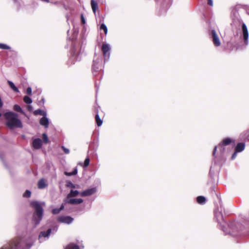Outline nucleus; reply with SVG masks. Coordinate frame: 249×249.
Returning a JSON list of instances; mask_svg holds the SVG:
<instances>
[{"mask_svg": "<svg viewBox=\"0 0 249 249\" xmlns=\"http://www.w3.org/2000/svg\"><path fill=\"white\" fill-rule=\"evenodd\" d=\"M231 18L232 19V22L231 25L232 28H237L242 25V36L245 45H248L249 44V32L247 27L245 23L242 22V20L239 16L238 11L234 9L232 11L231 13Z\"/></svg>", "mask_w": 249, "mask_h": 249, "instance_id": "1", "label": "nucleus"}, {"mask_svg": "<svg viewBox=\"0 0 249 249\" xmlns=\"http://www.w3.org/2000/svg\"><path fill=\"white\" fill-rule=\"evenodd\" d=\"M31 206L34 209L32 222L34 227H36L42 220L43 215V207L45 206L44 202L32 201L30 202Z\"/></svg>", "mask_w": 249, "mask_h": 249, "instance_id": "2", "label": "nucleus"}, {"mask_svg": "<svg viewBox=\"0 0 249 249\" xmlns=\"http://www.w3.org/2000/svg\"><path fill=\"white\" fill-rule=\"evenodd\" d=\"M32 244L33 241L31 239L25 241L23 238H17L4 245L0 249H29Z\"/></svg>", "mask_w": 249, "mask_h": 249, "instance_id": "3", "label": "nucleus"}, {"mask_svg": "<svg viewBox=\"0 0 249 249\" xmlns=\"http://www.w3.org/2000/svg\"><path fill=\"white\" fill-rule=\"evenodd\" d=\"M6 119V125L10 129L15 128H22V123L18 117V114L13 111L6 112L4 114Z\"/></svg>", "mask_w": 249, "mask_h": 249, "instance_id": "4", "label": "nucleus"}, {"mask_svg": "<svg viewBox=\"0 0 249 249\" xmlns=\"http://www.w3.org/2000/svg\"><path fill=\"white\" fill-rule=\"evenodd\" d=\"M70 53L71 56L67 62L69 66L74 64L76 61H80L83 55V52H82L79 43L75 41H72Z\"/></svg>", "mask_w": 249, "mask_h": 249, "instance_id": "5", "label": "nucleus"}, {"mask_svg": "<svg viewBox=\"0 0 249 249\" xmlns=\"http://www.w3.org/2000/svg\"><path fill=\"white\" fill-rule=\"evenodd\" d=\"M220 229L225 233V234H230L233 236H235L238 235L239 229L240 230H243L245 228L243 227L238 222H231L230 223L228 226L230 229L229 231H228L225 230V226L222 224H220Z\"/></svg>", "mask_w": 249, "mask_h": 249, "instance_id": "6", "label": "nucleus"}, {"mask_svg": "<svg viewBox=\"0 0 249 249\" xmlns=\"http://www.w3.org/2000/svg\"><path fill=\"white\" fill-rule=\"evenodd\" d=\"M104 69V65H103L102 56L101 55H95L93 60L92 64V73L93 74L96 76L97 72H101L102 73V71Z\"/></svg>", "mask_w": 249, "mask_h": 249, "instance_id": "7", "label": "nucleus"}, {"mask_svg": "<svg viewBox=\"0 0 249 249\" xmlns=\"http://www.w3.org/2000/svg\"><path fill=\"white\" fill-rule=\"evenodd\" d=\"M58 226L55 225L51 228L48 229L47 231H43L40 232L38 235V241L40 243H42L47 240L51 233L54 234L57 231Z\"/></svg>", "mask_w": 249, "mask_h": 249, "instance_id": "8", "label": "nucleus"}, {"mask_svg": "<svg viewBox=\"0 0 249 249\" xmlns=\"http://www.w3.org/2000/svg\"><path fill=\"white\" fill-rule=\"evenodd\" d=\"M110 46L106 43H103L101 50L103 53L105 62L107 61L110 57Z\"/></svg>", "mask_w": 249, "mask_h": 249, "instance_id": "9", "label": "nucleus"}, {"mask_svg": "<svg viewBox=\"0 0 249 249\" xmlns=\"http://www.w3.org/2000/svg\"><path fill=\"white\" fill-rule=\"evenodd\" d=\"M210 36L214 45L215 47L219 46L221 44V42L216 31L214 30H212L210 33Z\"/></svg>", "mask_w": 249, "mask_h": 249, "instance_id": "10", "label": "nucleus"}, {"mask_svg": "<svg viewBox=\"0 0 249 249\" xmlns=\"http://www.w3.org/2000/svg\"><path fill=\"white\" fill-rule=\"evenodd\" d=\"M57 220L59 223L70 225L73 222L74 219L70 216L61 215L57 217Z\"/></svg>", "mask_w": 249, "mask_h": 249, "instance_id": "11", "label": "nucleus"}, {"mask_svg": "<svg viewBox=\"0 0 249 249\" xmlns=\"http://www.w3.org/2000/svg\"><path fill=\"white\" fill-rule=\"evenodd\" d=\"M97 192V188L96 187L85 190L80 193L81 196H88L93 195Z\"/></svg>", "mask_w": 249, "mask_h": 249, "instance_id": "12", "label": "nucleus"}, {"mask_svg": "<svg viewBox=\"0 0 249 249\" xmlns=\"http://www.w3.org/2000/svg\"><path fill=\"white\" fill-rule=\"evenodd\" d=\"M83 202V200L82 198H66L64 200V202L65 203L70 204H78L82 203Z\"/></svg>", "mask_w": 249, "mask_h": 249, "instance_id": "13", "label": "nucleus"}, {"mask_svg": "<svg viewBox=\"0 0 249 249\" xmlns=\"http://www.w3.org/2000/svg\"><path fill=\"white\" fill-rule=\"evenodd\" d=\"M225 145H223L221 143H220L218 146V147L219 149L220 153V157H221L223 156V154L225 150ZM217 146H215L214 148V149H213V156H215V153H216V151L217 150Z\"/></svg>", "mask_w": 249, "mask_h": 249, "instance_id": "14", "label": "nucleus"}, {"mask_svg": "<svg viewBox=\"0 0 249 249\" xmlns=\"http://www.w3.org/2000/svg\"><path fill=\"white\" fill-rule=\"evenodd\" d=\"M33 147L36 149H38L42 146V141L39 138L35 139L32 143Z\"/></svg>", "mask_w": 249, "mask_h": 249, "instance_id": "15", "label": "nucleus"}, {"mask_svg": "<svg viewBox=\"0 0 249 249\" xmlns=\"http://www.w3.org/2000/svg\"><path fill=\"white\" fill-rule=\"evenodd\" d=\"M46 116L43 117L39 120L40 124L46 128H48L49 125V120Z\"/></svg>", "mask_w": 249, "mask_h": 249, "instance_id": "16", "label": "nucleus"}, {"mask_svg": "<svg viewBox=\"0 0 249 249\" xmlns=\"http://www.w3.org/2000/svg\"><path fill=\"white\" fill-rule=\"evenodd\" d=\"M80 193L77 190H71L70 192L67 195L66 198H71L77 196Z\"/></svg>", "mask_w": 249, "mask_h": 249, "instance_id": "17", "label": "nucleus"}, {"mask_svg": "<svg viewBox=\"0 0 249 249\" xmlns=\"http://www.w3.org/2000/svg\"><path fill=\"white\" fill-rule=\"evenodd\" d=\"M245 148V143L243 142H239L237 144L235 147V150L238 152H241L244 150Z\"/></svg>", "mask_w": 249, "mask_h": 249, "instance_id": "18", "label": "nucleus"}, {"mask_svg": "<svg viewBox=\"0 0 249 249\" xmlns=\"http://www.w3.org/2000/svg\"><path fill=\"white\" fill-rule=\"evenodd\" d=\"M65 208L64 205L62 204L60 208L53 209L52 211V213L53 214H58L62 210Z\"/></svg>", "mask_w": 249, "mask_h": 249, "instance_id": "19", "label": "nucleus"}, {"mask_svg": "<svg viewBox=\"0 0 249 249\" xmlns=\"http://www.w3.org/2000/svg\"><path fill=\"white\" fill-rule=\"evenodd\" d=\"M91 6L93 13L95 14L96 10L98 8L97 2L95 0H91Z\"/></svg>", "mask_w": 249, "mask_h": 249, "instance_id": "20", "label": "nucleus"}, {"mask_svg": "<svg viewBox=\"0 0 249 249\" xmlns=\"http://www.w3.org/2000/svg\"><path fill=\"white\" fill-rule=\"evenodd\" d=\"M34 114L35 115H42V116H43V117H44L45 116H47V115L46 111L42 110L40 109H38L35 110L34 111Z\"/></svg>", "mask_w": 249, "mask_h": 249, "instance_id": "21", "label": "nucleus"}, {"mask_svg": "<svg viewBox=\"0 0 249 249\" xmlns=\"http://www.w3.org/2000/svg\"><path fill=\"white\" fill-rule=\"evenodd\" d=\"M9 87L16 92H19V91L18 88L15 85L14 83L11 81L8 80L7 81Z\"/></svg>", "mask_w": 249, "mask_h": 249, "instance_id": "22", "label": "nucleus"}, {"mask_svg": "<svg viewBox=\"0 0 249 249\" xmlns=\"http://www.w3.org/2000/svg\"><path fill=\"white\" fill-rule=\"evenodd\" d=\"M47 186V184L45 183V180L44 179H41L39 180L38 182V187L39 189H44Z\"/></svg>", "mask_w": 249, "mask_h": 249, "instance_id": "23", "label": "nucleus"}, {"mask_svg": "<svg viewBox=\"0 0 249 249\" xmlns=\"http://www.w3.org/2000/svg\"><path fill=\"white\" fill-rule=\"evenodd\" d=\"M64 249H79V247L74 243H70Z\"/></svg>", "mask_w": 249, "mask_h": 249, "instance_id": "24", "label": "nucleus"}, {"mask_svg": "<svg viewBox=\"0 0 249 249\" xmlns=\"http://www.w3.org/2000/svg\"><path fill=\"white\" fill-rule=\"evenodd\" d=\"M197 202L200 204H203L206 202V198L203 196H199L196 198Z\"/></svg>", "mask_w": 249, "mask_h": 249, "instance_id": "25", "label": "nucleus"}, {"mask_svg": "<svg viewBox=\"0 0 249 249\" xmlns=\"http://www.w3.org/2000/svg\"><path fill=\"white\" fill-rule=\"evenodd\" d=\"M95 119V121H96V124H97V125H98V126H101L102 124L103 121L100 119L99 115L98 113H97L96 114Z\"/></svg>", "mask_w": 249, "mask_h": 249, "instance_id": "26", "label": "nucleus"}, {"mask_svg": "<svg viewBox=\"0 0 249 249\" xmlns=\"http://www.w3.org/2000/svg\"><path fill=\"white\" fill-rule=\"evenodd\" d=\"M231 139L229 138H227L226 139H224L221 143L223 145L226 146L229 145L231 143Z\"/></svg>", "mask_w": 249, "mask_h": 249, "instance_id": "27", "label": "nucleus"}, {"mask_svg": "<svg viewBox=\"0 0 249 249\" xmlns=\"http://www.w3.org/2000/svg\"><path fill=\"white\" fill-rule=\"evenodd\" d=\"M214 216L216 220L218 221V218H220L221 219H223V215L222 213L220 212L215 211L214 212Z\"/></svg>", "mask_w": 249, "mask_h": 249, "instance_id": "28", "label": "nucleus"}, {"mask_svg": "<svg viewBox=\"0 0 249 249\" xmlns=\"http://www.w3.org/2000/svg\"><path fill=\"white\" fill-rule=\"evenodd\" d=\"M13 108H14V110H15L16 111H17V112H20L21 113H24V111H23V110L22 109L21 107L18 105H15L14 106Z\"/></svg>", "mask_w": 249, "mask_h": 249, "instance_id": "29", "label": "nucleus"}, {"mask_svg": "<svg viewBox=\"0 0 249 249\" xmlns=\"http://www.w3.org/2000/svg\"><path fill=\"white\" fill-rule=\"evenodd\" d=\"M23 100L24 102L27 104H30L32 103V99L28 96H25L23 98Z\"/></svg>", "mask_w": 249, "mask_h": 249, "instance_id": "30", "label": "nucleus"}, {"mask_svg": "<svg viewBox=\"0 0 249 249\" xmlns=\"http://www.w3.org/2000/svg\"><path fill=\"white\" fill-rule=\"evenodd\" d=\"M66 186L67 187H70V188H76L75 185L74 184H73L70 180H67L66 181Z\"/></svg>", "mask_w": 249, "mask_h": 249, "instance_id": "31", "label": "nucleus"}, {"mask_svg": "<svg viewBox=\"0 0 249 249\" xmlns=\"http://www.w3.org/2000/svg\"><path fill=\"white\" fill-rule=\"evenodd\" d=\"M100 29L101 30H103L105 34H107V26L104 24V23H102L101 26H100Z\"/></svg>", "mask_w": 249, "mask_h": 249, "instance_id": "32", "label": "nucleus"}, {"mask_svg": "<svg viewBox=\"0 0 249 249\" xmlns=\"http://www.w3.org/2000/svg\"><path fill=\"white\" fill-rule=\"evenodd\" d=\"M31 195V192L29 190H26L25 193L23 194V196L24 197H30Z\"/></svg>", "mask_w": 249, "mask_h": 249, "instance_id": "33", "label": "nucleus"}, {"mask_svg": "<svg viewBox=\"0 0 249 249\" xmlns=\"http://www.w3.org/2000/svg\"><path fill=\"white\" fill-rule=\"evenodd\" d=\"M0 49H4V50H8L10 49V47L5 44L0 43Z\"/></svg>", "mask_w": 249, "mask_h": 249, "instance_id": "34", "label": "nucleus"}, {"mask_svg": "<svg viewBox=\"0 0 249 249\" xmlns=\"http://www.w3.org/2000/svg\"><path fill=\"white\" fill-rule=\"evenodd\" d=\"M42 139L45 143H47L49 142V139L48 136L46 133H43L42 134Z\"/></svg>", "mask_w": 249, "mask_h": 249, "instance_id": "35", "label": "nucleus"}, {"mask_svg": "<svg viewBox=\"0 0 249 249\" xmlns=\"http://www.w3.org/2000/svg\"><path fill=\"white\" fill-rule=\"evenodd\" d=\"M90 160L89 158H87L84 161V166L85 167H87L89 164Z\"/></svg>", "mask_w": 249, "mask_h": 249, "instance_id": "36", "label": "nucleus"}, {"mask_svg": "<svg viewBox=\"0 0 249 249\" xmlns=\"http://www.w3.org/2000/svg\"><path fill=\"white\" fill-rule=\"evenodd\" d=\"M77 174V169L76 167H75L73 170L72 171V172L71 173H70L69 174V176H72V175H75Z\"/></svg>", "mask_w": 249, "mask_h": 249, "instance_id": "37", "label": "nucleus"}, {"mask_svg": "<svg viewBox=\"0 0 249 249\" xmlns=\"http://www.w3.org/2000/svg\"><path fill=\"white\" fill-rule=\"evenodd\" d=\"M61 148L63 149L64 153L68 154L70 153L69 149L68 148H66L65 146H62Z\"/></svg>", "mask_w": 249, "mask_h": 249, "instance_id": "38", "label": "nucleus"}, {"mask_svg": "<svg viewBox=\"0 0 249 249\" xmlns=\"http://www.w3.org/2000/svg\"><path fill=\"white\" fill-rule=\"evenodd\" d=\"M80 17H81V22L82 24H84L86 23V19L84 17V15L83 14H81L80 15Z\"/></svg>", "mask_w": 249, "mask_h": 249, "instance_id": "39", "label": "nucleus"}, {"mask_svg": "<svg viewBox=\"0 0 249 249\" xmlns=\"http://www.w3.org/2000/svg\"><path fill=\"white\" fill-rule=\"evenodd\" d=\"M237 153H238V152H237L236 150L235 151V152L232 154L231 157V160H234V159H235V158L237 156Z\"/></svg>", "mask_w": 249, "mask_h": 249, "instance_id": "40", "label": "nucleus"}, {"mask_svg": "<svg viewBox=\"0 0 249 249\" xmlns=\"http://www.w3.org/2000/svg\"><path fill=\"white\" fill-rule=\"evenodd\" d=\"M26 93L28 95H31L32 94V88L31 87H28L26 89Z\"/></svg>", "mask_w": 249, "mask_h": 249, "instance_id": "41", "label": "nucleus"}, {"mask_svg": "<svg viewBox=\"0 0 249 249\" xmlns=\"http://www.w3.org/2000/svg\"><path fill=\"white\" fill-rule=\"evenodd\" d=\"M44 102H45V99L43 97H42L41 98V99L39 101H38V104L39 105H44Z\"/></svg>", "mask_w": 249, "mask_h": 249, "instance_id": "42", "label": "nucleus"}, {"mask_svg": "<svg viewBox=\"0 0 249 249\" xmlns=\"http://www.w3.org/2000/svg\"><path fill=\"white\" fill-rule=\"evenodd\" d=\"M0 158L1 159V160L2 161V162H3V164H4V166H5L6 168H7V167H7V164L6 163L5 161H4V159H3V157H2V156H1V155H0Z\"/></svg>", "mask_w": 249, "mask_h": 249, "instance_id": "43", "label": "nucleus"}, {"mask_svg": "<svg viewBox=\"0 0 249 249\" xmlns=\"http://www.w3.org/2000/svg\"><path fill=\"white\" fill-rule=\"evenodd\" d=\"M207 2H208V4L211 6H213V0H207Z\"/></svg>", "mask_w": 249, "mask_h": 249, "instance_id": "44", "label": "nucleus"}, {"mask_svg": "<svg viewBox=\"0 0 249 249\" xmlns=\"http://www.w3.org/2000/svg\"><path fill=\"white\" fill-rule=\"evenodd\" d=\"M212 167L210 169V174H212Z\"/></svg>", "mask_w": 249, "mask_h": 249, "instance_id": "45", "label": "nucleus"}, {"mask_svg": "<svg viewBox=\"0 0 249 249\" xmlns=\"http://www.w3.org/2000/svg\"><path fill=\"white\" fill-rule=\"evenodd\" d=\"M95 87L97 89V84H95Z\"/></svg>", "mask_w": 249, "mask_h": 249, "instance_id": "46", "label": "nucleus"}, {"mask_svg": "<svg viewBox=\"0 0 249 249\" xmlns=\"http://www.w3.org/2000/svg\"><path fill=\"white\" fill-rule=\"evenodd\" d=\"M220 219H221V218H218V219H219V220L217 221H218V223H219V221H219V220H220Z\"/></svg>", "mask_w": 249, "mask_h": 249, "instance_id": "47", "label": "nucleus"}, {"mask_svg": "<svg viewBox=\"0 0 249 249\" xmlns=\"http://www.w3.org/2000/svg\"><path fill=\"white\" fill-rule=\"evenodd\" d=\"M249 137V133L248 134V137Z\"/></svg>", "mask_w": 249, "mask_h": 249, "instance_id": "48", "label": "nucleus"}]
</instances>
